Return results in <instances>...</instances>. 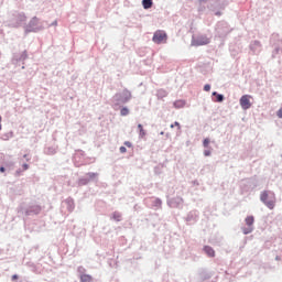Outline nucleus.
Here are the masks:
<instances>
[{"label":"nucleus","instance_id":"f257e3e1","mask_svg":"<svg viewBox=\"0 0 282 282\" xmlns=\"http://www.w3.org/2000/svg\"><path fill=\"white\" fill-rule=\"evenodd\" d=\"M260 199L263 204L267 205V208H270V210H273L274 206H276V196L272 192H262Z\"/></svg>","mask_w":282,"mask_h":282},{"label":"nucleus","instance_id":"f03ea898","mask_svg":"<svg viewBox=\"0 0 282 282\" xmlns=\"http://www.w3.org/2000/svg\"><path fill=\"white\" fill-rule=\"evenodd\" d=\"M167 39H169V35H166L165 31L158 30L154 33L152 41H153V43H156V45H160L162 43H166Z\"/></svg>","mask_w":282,"mask_h":282},{"label":"nucleus","instance_id":"7ed1b4c3","mask_svg":"<svg viewBox=\"0 0 282 282\" xmlns=\"http://www.w3.org/2000/svg\"><path fill=\"white\" fill-rule=\"evenodd\" d=\"M208 43H210V40L206 35L194 37L192 41V45H195V46L208 45Z\"/></svg>","mask_w":282,"mask_h":282},{"label":"nucleus","instance_id":"20e7f679","mask_svg":"<svg viewBox=\"0 0 282 282\" xmlns=\"http://www.w3.org/2000/svg\"><path fill=\"white\" fill-rule=\"evenodd\" d=\"M250 98H252V96L250 95H245L240 98V107L245 110H248L252 107V104L250 102Z\"/></svg>","mask_w":282,"mask_h":282},{"label":"nucleus","instance_id":"39448f33","mask_svg":"<svg viewBox=\"0 0 282 282\" xmlns=\"http://www.w3.org/2000/svg\"><path fill=\"white\" fill-rule=\"evenodd\" d=\"M245 221L249 228L242 229V232L243 235H250L252 232V224H254V216H248Z\"/></svg>","mask_w":282,"mask_h":282},{"label":"nucleus","instance_id":"423d86ee","mask_svg":"<svg viewBox=\"0 0 282 282\" xmlns=\"http://www.w3.org/2000/svg\"><path fill=\"white\" fill-rule=\"evenodd\" d=\"M142 6H143L144 10H149L150 8L153 7V0H143Z\"/></svg>","mask_w":282,"mask_h":282},{"label":"nucleus","instance_id":"0eeeda50","mask_svg":"<svg viewBox=\"0 0 282 282\" xmlns=\"http://www.w3.org/2000/svg\"><path fill=\"white\" fill-rule=\"evenodd\" d=\"M204 250H205V252H206L207 256H209V257H215V249H213L212 247L206 246V247L204 248Z\"/></svg>","mask_w":282,"mask_h":282},{"label":"nucleus","instance_id":"6e6552de","mask_svg":"<svg viewBox=\"0 0 282 282\" xmlns=\"http://www.w3.org/2000/svg\"><path fill=\"white\" fill-rule=\"evenodd\" d=\"M82 282H91V275L89 274H84L80 276Z\"/></svg>","mask_w":282,"mask_h":282},{"label":"nucleus","instance_id":"1a4fd4ad","mask_svg":"<svg viewBox=\"0 0 282 282\" xmlns=\"http://www.w3.org/2000/svg\"><path fill=\"white\" fill-rule=\"evenodd\" d=\"M138 129H139V134L141 138H144V135H147V132H144V128L142 127V124H138Z\"/></svg>","mask_w":282,"mask_h":282},{"label":"nucleus","instance_id":"9d476101","mask_svg":"<svg viewBox=\"0 0 282 282\" xmlns=\"http://www.w3.org/2000/svg\"><path fill=\"white\" fill-rule=\"evenodd\" d=\"M213 96H216V102H224V95H219L217 93H213Z\"/></svg>","mask_w":282,"mask_h":282},{"label":"nucleus","instance_id":"9b49d317","mask_svg":"<svg viewBox=\"0 0 282 282\" xmlns=\"http://www.w3.org/2000/svg\"><path fill=\"white\" fill-rule=\"evenodd\" d=\"M112 217L115 221H120V219H122V216L119 213H115Z\"/></svg>","mask_w":282,"mask_h":282},{"label":"nucleus","instance_id":"f8f14e48","mask_svg":"<svg viewBox=\"0 0 282 282\" xmlns=\"http://www.w3.org/2000/svg\"><path fill=\"white\" fill-rule=\"evenodd\" d=\"M121 116H129V108H122Z\"/></svg>","mask_w":282,"mask_h":282},{"label":"nucleus","instance_id":"ddd939ff","mask_svg":"<svg viewBox=\"0 0 282 282\" xmlns=\"http://www.w3.org/2000/svg\"><path fill=\"white\" fill-rule=\"evenodd\" d=\"M208 144H210V140L209 139H205L203 141V147H205V149H207Z\"/></svg>","mask_w":282,"mask_h":282},{"label":"nucleus","instance_id":"4468645a","mask_svg":"<svg viewBox=\"0 0 282 282\" xmlns=\"http://www.w3.org/2000/svg\"><path fill=\"white\" fill-rule=\"evenodd\" d=\"M204 91H210V85L206 84V85L204 86Z\"/></svg>","mask_w":282,"mask_h":282},{"label":"nucleus","instance_id":"2eb2a0df","mask_svg":"<svg viewBox=\"0 0 282 282\" xmlns=\"http://www.w3.org/2000/svg\"><path fill=\"white\" fill-rule=\"evenodd\" d=\"M22 169H23V171H28V169H30V165H28V163H24V164L22 165Z\"/></svg>","mask_w":282,"mask_h":282},{"label":"nucleus","instance_id":"dca6fc26","mask_svg":"<svg viewBox=\"0 0 282 282\" xmlns=\"http://www.w3.org/2000/svg\"><path fill=\"white\" fill-rule=\"evenodd\" d=\"M174 127H178V129H180V122H174V124H171V129H173Z\"/></svg>","mask_w":282,"mask_h":282},{"label":"nucleus","instance_id":"f3484780","mask_svg":"<svg viewBox=\"0 0 282 282\" xmlns=\"http://www.w3.org/2000/svg\"><path fill=\"white\" fill-rule=\"evenodd\" d=\"M276 116L278 118H282V109L278 110Z\"/></svg>","mask_w":282,"mask_h":282},{"label":"nucleus","instance_id":"a211bd4d","mask_svg":"<svg viewBox=\"0 0 282 282\" xmlns=\"http://www.w3.org/2000/svg\"><path fill=\"white\" fill-rule=\"evenodd\" d=\"M124 145L128 147V149H131V147H132V145H131V142H129V141H126V142H124Z\"/></svg>","mask_w":282,"mask_h":282},{"label":"nucleus","instance_id":"6ab92c4d","mask_svg":"<svg viewBox=\"0 0 282 282\" xmlns=\"http://www.w3.org/2000/svg\"><path fill=\"white\" fill-rule=\"evenodd\" d=\"M120 153H127V148L121 147V148H120Z\"/></svg>","mask_w":282,"mask_h":282},{"label":"nucleus","instance_id":"aec40b11","mask_svg":"<svg viewBox=\"0 0 282 282\" xmlns=\"http://www.w3.org/2000/svg\"><path fill=\"white\" fill-rule=\"evenodd\" d=\"M204 155H205L206 158H208V155H210V151H209V150H205V151H204Z\"/></svg>","mask_w":282,"mask_h":282},{"label":"nucleus","instance_id":"412c9836","mask_svg":"<svg viewBox=\"0 0 282 282\" xmlns=\"http://www.w3.org/2000/svg\"><path fill=\"white\" fill-rule=\"evenodd\" d=\"M11 279H12V281H17V279H19V275L13 274Z\"/></svg>","mask_w":282,"mask_h":282},{"label":"nucleus","instance_id":"4be33fe9","mask_svg":"<svg viewBox=\"0 0 282 282\" xmlns=\"http://www.w3.org/2000/svg\"><path fill=\"white\" fill-rule=\"evenodd\" d=\"M159 94H163V96H166V91L165 90H159Z\"/></svg>","mask_w":282,"mask_h":282},{"label":"nucleus","instance_id":"5701e85b","mask_svg":"<svg viewBox=\"0 0 282 282\" xmlns=\"http://www.w3.org/2000/svg\"><path fill=\"white\" fill-rule=\"evenodd\" d=\"M0 173H6V167H0Z\"/></svg>","mask_w":282,"mask_h":282},{"label":"nucleus","instance_id":"b1692460","mask_svg":"<svg viewBox=\"0 0 282 282\" xmlns=\"http://www.w3.org/2000/svg\"><path fill=\"white\" fill-rule=\"evenodd\" d=\"M0 131H1V116H0Z\"/></svg>","mask_w":282,"mask_h":282}]
</instances>
